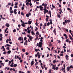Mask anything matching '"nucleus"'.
<instances>
[{
    "instance_id": "nucleus-41",
    "label": "nucleus",
    "mask_w": 73,
    "mask_h": 73,
    "mask_svg": "<svg viewBox=\"0 0 73 73\" xmlns=\"http://www.w3.org/2000/svg\"><path fill=\"white\" fill-rule=\"evenodd\" d=\"M11 60L9 61V64H10L11 63Z\"/></svg>"
},
{
    "instance_id": "nucleus-30",
    "label": "nucleus",
    "mask_w": 73,
    "mask_h": 73,
    "mask_svg": "<svg viewBox=\"0 0 73 73\" xmlns=\"http://www.w3.org/2000/svg\"><path fill=\"white\" fill-rule=\"evenodd\" d=\"M67 21V23H69L70 21V20H68L67 21Z\"/></svg>"
},
{
    "instance_id": "nucleus-3",
    "label": "nucleus",
    "mask_w": 73,
    "mask_h": 73,
    "mask_svg": "<svg viewBox=\"0 0 73 73\" xmlns=\"http://www.w3.org/2000/svg\"><path fill=\"white\" fill-rule=\"evenodd\" d=\"M40 10L42 11L43 10V7H42L41 5L39 6Z\"/></svg>"
},
{
    "instance_id": "nucleus-61",
    "label": "nucleus",
    "mask_w": 73,
    "mask_h": 73,
    "mask_svg": "<svg viewBox=\"0 0 73 73\" xmlns=\"http://www.w3.org/2000/svg\"><path fill=\"white\" fill-rule=\"evenodd\" d=\"M60 56H63V54H60Z\"/></svg>"
},
{
    "instance_id": "nucleus-12",
    "label": "nucleus",
    "mask_w": 73,
    "mask_h": 73,
    "mask_svg": "<svg viewBox=\"0 0 73 73\" xmlns=\"http://www.w3.org/2000/svg\"><path fill=\"white\" fill-rule=\"evenodd\" d=\"M66 60H69V56L68 55H66Z\"/></svg>"
},
{
    "instance_id": "nucleus-25",
    "label": "nucleus",
    "mask_w": 73,
    "mask_h": 73,
    "mask_svg": "<svg viewBox=\"0 0 73 73\" xmlns=\"http://www.w3.org/2000/svg\"><path fill=\"white\" fill-rule=\"evenodd\" d=\"M39 32H38V31L36 33V35H39Z\"/></svg>"
},
{
    "instance_id": "nucleus-6",
    "label": "nucleus",
    "mask_w": 73,
    "mask_h": 73,
    "mask_svg": "<svg viewBox=\"0 0 73 73\" xmlns=\"http://www.w3.org/2000/svg\"><path fill=\"white\" fill-rule=\"evenodd\" d=\"M65 24H67V21H66V20H65V22H64L63 23V25H65Z\"/></svg>"
},
{
    "instance_id": "nucleus-2",
    "label": "nucleus",
    "mask_w": 73,
    "mask_h": 73,
    "mask_svg": "<svg viewBox=\"0 0 73 73\" xmlns=\"http://www.w3.org/2000/svg\"><path fill=\"white\" fill-rule=\"evenodd\" d=\"M42 42H39L38 44V47L41 48L42 47Z\"/></svg>"
},
{
    "instance_id": "nucleus-5",
    "label": "nucleus",
    "mask_w": 73,
    "mask_h": 73,
    "mask_svg": "<svg viewBox=\"0 0 73 73\" xmlns=\"http://www.w3.org/2000/svg\"><path fill=\"white\" fill-rule=\"evenodd\" d=\"M17 11V9H15L14 10V13L15 15H16L17 14V12H16Z\"/></svg>"
},
{
    "instance_id": "nucleus-60",
    "label": "nucleus",
    "mask_w": 73,
    "mask_h": 73,
    "mask_svg": "<svg viewBox=\"0 0 73 73\" xmlns=\"http://www.w3.org/2000/svg\"><path fill=\"white\" fill-rule=\"evenodd\" d=\"M44 25L46 27V23H45L44 24Z\"/></svg>"
},
{
    "instance_id": "nucleus-39",
    "label": "nucleus",
    "mask_w": 73,
    "mask_h": 73,
    "mask_svg": "<svg viewBox=\"0 0 73 73\" xmlns=\"http://www.w3.org/2000/svg\"><path fill=\"white\" fill-rule=\"evenodd\" d=\"M65 31H66L67 32H69V31H68V29H65Z\"/></svg>"
},
{
    "instance_id": "nucleus-47",
    "label": "nucleus",
    "mask_w": 73,
    "mask_h": 73,
    "mask_svg": "<svg viewBox=\"0 0 73 73\" xmlns=\"http://www.w3.org/2000/svg\"><path fill=\"white\" fill-rule=\"evenodd\" d=\"M13 64H11L10 65V66H11V67H13Z\"/></svg>"
},
{
    "instance_id": "nucleus-32",
    "label": "nucleus",
    "mask_w": 73,
    "mask_h": 73,
    "mask_svg": "<svg viewBox=\"0 0 73 73\" xmlns=\"http://www.w3.org/2000/svg\"><path fill=\"white\" fill-rule=\"evenodd\" d=\"M21 37H20L19 38L18 40H21Z\"/></svg>"
},
{
    "instance_id": "nucleus-8",
    "label": "nucleus",
    "mask_w": 73,
    "mask_h": 73,
    "mask_svg": "<svg viewBox=\"0 0 73 73\" xmlns=\"http://www.w3.org/2000/svg\"><path fill=\"white\" fill-rule=\"evenodd\" d=\"M6 27H9V24L7 23L5 25Z\"/></svg>"
},
{
    "instance_id": "nucleus-38",
    "label": "nucleus",
    "mask_w": 73,
    "mask_h": 73,
    "mask_svg": "<svg viewBox=\"0 0 73 73\" xmlns=\"http://www.w3.org/2000/svg\"><path fill=\"white\" fill-rule=\"evenodd\" d=\"M2 40H3V37H1L0 38V41H2Z\"/></svg>"
},
{
    "instance_id": "nucleus-26",
    "label": "nucleus",
    "mask_w": 73,
    "mask_h": 73,
    "mask_svg": "<svg viewBox=\"0 0 73 73\" xmlns=\"http://www.w3.org/2000/svg\"><path fill=\"white\" fill-rule=\"evenodd\" d=\"M12 7H10V9H9L10 11H12Z\"/></svg>"
},
{
    "instance_id": "nucleus-36",
    "label": "nucleus",
    "mask_w": 73,
    "mask_h": 73,
    "mask_svg": "<svg viewBox=\"0 0 73 73\" xmlns=\"http://www.w3.org/2000/svg\"><path fill=\"white\" fill-rule=\"evenodd\" d=\"M49 73H52V70H49Z\"/></svg>"
},
{
    "instance_id": "nucleus-21",
    "label": "nucleus",
    "mask_w": 73,
    "mask_h": 73,
    "mask_svg": "<svg viewBox=\"0 0 73 73\" xmlns=\"http://www.w3.org/2000/svg\"><path fill=\"white\" fill-rule=\"evenodd\" d=\"M10 12L11 13H13V10H11L10 11Z\"/></svg>"
},
{
    "instance_id": "nucleus-46",
    "label": "nucleus",
    "mask_w": 73,
    "mask_h": 73,
    "mask_svg": "<svg viewBox=\"0 0 73 73\" xmlns=\"http://www.w3.org/2000/svg\"><path fill=\"white\" fill-rule=\"evenodd\" d=\"M26 16L27 17H28L29 16V14H26Z\"/></svg>"
},
{
    "instance_id": "nucleus-13",
    "label": "nucleus",
    "mask_w": 73,
    "mask_h": 73,
    "mask_svg": "<svg viewBox=\"0 0 73 73\" xmlns=\"http://www.w3.org/2000/svg\"><path fill=\"white\" fill-rule=\"evenodd\" d=\"M11 45H9V44H6L5 46V47H7V46H10Z\"/></svg>"
},
{
    "instance_id": "nucleus-23",
    "label": "nucleus",
    "mask_w": 73,
    "mask_h": 73,
    "mask_svg": "<svg viewBox=\"0 0 73 73\" xmlns=\"http://www.w3.org/2000/svg\"><path fill=\"white\" fill-rule=\"evenodd\" d=\"M22 51L23 52H25V50L23 48L22 49Z\"/></svg>"
},
{
    "instance_id": "nucleus-27",
    "label": "nucleus",
    "mask_w": 73,
    "mask_h": 73,
    "mask_svg": "<svg viewBox=\"0 0 73 73\" xmlns=\"http://www.w3.org/2000/svg\"><path fill=\"white\" fill-rule=\"evenodd\" d=\"M67 10H69V11H72V10L70 9V8H68L67 9Z\"/></svg>"
},
{
    "instance_id": "nucleus-44",
    "label": "nucleus",
    "mask_w": 73,
    "mask_h": 73,
    "mask_svg": "<svg viewBox=\"0 0 73 73\" xmlns=\"http://www.w3.org/2000/svg\"><path fill=\"white\" fill-rule=\"evenodd\" d=\"M3 54H7V52L6 51H5L3 52Z\"/></svg>"
},
{
    "instance_id": "nucleus-57",
    "label": "nucleus",
    "mask_w": 73,
    "mask_h": 73,
    "mask_svg": "<svg viewBox=\"0 0 73 73\" xmlns=\"http://www.w3.org/2000/svg\"><path fill=\"white\" fill-rule=\"evenodd\" d=\"M14 8H18V7H17V6H15L14 7Z\"/></svg>"
},
{
    "instance_id": "nucleus-54",
    "label": "nucleus",
    "mask_w": 73,
    "mask_h": 73,
    "mask_svg": "<svg viewBox=\"0 0 73 73\" xmlns=\"http://www.w3.org/2000/svg\"><path fill=\"white\" fill-rule=\"evenodd\" d=\"M64 67H62V68L61 70H62V71H64Z\"/></svg>"
},
{
    "instance_id": "nucleus-16",
    "label": "nucleus",
    "mask_w": 73,
    "mask_h": 73,
    "mask_svg": "<svg viewBox=\"0 0 73 73\" xmlns=\"http://www.w3.org/2000/svg\"><path fill=\"white\" fill-rule=\"evenodd\" d=\"M70 69V67H68L67 69V70L68 71H69Z\"/></svg>"
},
{
    "instance_id": "nucleus-28",
    "label": "nucleus",
    "mask_w": 73,
    "mask_h": 73,
    "mask_svg": "<svg viewBox=\"0 0 73 73\" xmlns=\"http://www.w3.org/2000/svg\"><path fill=\"white\" fill-rule=\"evenodd\" d=\"M69 37L70 38V39H71V40L72 39V36L70 35H69Z\"/></svg>"
},
{
    "instance_id": "nucleus-35",
    "label": "nucleus",
    "mask_w": 73,
    "mask_h": 73,
    "mask_svg": "<svg viewBox=\"0 0 73 73\" xmlns=\"http://www.w3.org/2000/svg\"><path fill=\"white\" fill-rule=\"evenodd\" d=\"M0 64L2 65H3V66H4V63H1Z\"/></svg>"
},
{
    "instance_id": "nucleus-59",
    "label": "nucleus",
    "mask_w": 73,
    "mask_h": 73,
    "mask_svg": "<svg viewBox=\"0 0 73 73\" xmlns=\"http://www.w3.org/2000/svg\"><path fill=\"white\" fill-rule=\"evenodd\" d=\"M9 61V60H8V59H7L6 60H5V62H8Z\"/></svg>"
},
{
    "instance_id": "nucleus-37",
    "label": "nucleus",
    "mask_w": 73,
    "mask_h": 73,
    "mask_svg": "<svg viewBox=\"0 0 73 73\" xmlns=\"http://www.w3.org/2000/svg\"><path fill=\"white\" fill-rule=\"evenodd\" d=\"M35 52H37L38 51V49H35Z\"/></svg>"
},
{
    "instance_id": "nucleus-24",
    "label": "nucleus",
    "mask_w": 73,
    "mask_h": 73,
    "mask_svg": "<svg viewBox=\"0 0 73 73\" xmlns=\"http://www.w3.org/2000/svg\"><path fill=\"white\" fill-rule=\"evenodd\" d=\"M69 67L70 69L71 68H73V66L72 65H71Z\"/></svg>"
},
{
    "instance_id": "nucleus-50",
    "label": "nucleus",
    "mask_w": 73,
    "mask_h": 73,
    "mask_svg": "<svg viewBox=\"0 0 73 73\" xmlns=\"http://www.w3.org/2000/svg\"><path fill=\"white\" fill-rule=\"evenodd\" d=\"M58 17L59 18H60L61 16L60 15H58Z\"/></svg>"
},
{
    "instance_id": "nucleus-14",
    "label": "nucleus",
    "mask_w": 73,
    "mask_h": 73,
    "mask_svg": "<svg viewBox=\"0 0 73 73\" xmlns=\"http://www.w3.org/2000/svg\"><path fill=\"white\" fill-rule=\"evenodd\" d=\"M31 33L33 36H34V35H35V33H34V32H33V31H32Z\"/></svg>"
},
{
    "instance_id": "nucleus-33",
    "label": "nucleus",
    "mask_w": 73,
    "mask_h": 73,
    "mask_svg": "<svg viewBox=\"0 0 73 73\" xmlns=\"http://www.w3.org/2000/svg\"><path fill=\"white\" fill-rule=\"evenodd\" d=\"M21 9H22V11L24 10V7H21Z\"/></svg>"
},
{
    "instance_id": "nucleus-40",
    "label": "nucleus",
    "mask_w": 73,
    "mask_h": 73,
    "mask_svg": "<svg viewBox=\"0 0 73 73\" xmlns=\"http://www.w3.org/2000/svg\"><path fill=\"white\" fill-rule=\"evenodd\" d=\"M7 40L9 41H11V39L10 38L9 39H7Z\"/></svg>"
},
{
    "instance_id": "nucleus-20",
    "label": "nucleus",
    "mask_w": 73,
    "mask_h": 73,
    "mask_svg": "<svg viewBox=\"0 0 73 73\" xmlns=\"http://www.w3.org/2000/svg\"><path fill=\"white\" fill-rule=\"evenodd\" d=\"M38 38V36L36 37L35 38V40L36 41L37 40Z\"/></svg>"
},
{
    "instance_id": "nucleus-42",
    "label": "nucleus",
    "mask_w": 73,
    "mask_h": 73,
    "mask_svg": "<svg viewBox=\"0 0 73 73\" xmlns=\"http://www.w3.org/2000/svg\"><path fill=\"white\" fill-rule=\"evenodd\" d=\"M24 40H25V41L26 40H27V37H24Z\"/></svg>"
},
{
    "instance_id": "nucleus-9",
    "label": "nucleus",
    "mask_w": 73,
    "mask_h": 73,
    "mask_svg": "<svg viewBox=\"0 0 73 73\" xmlns=\"http://www.w3.org/2000/svg\"><path fill=\"white\" fill-rule=\"evenodd\" d=\"M31 66L33 65L34 64V61H33V60L31 62Z\"/></svg>"
},
{
    "instance_id": "nucleus-53",
    "label": "nucleus",
    "mask_w": 73,
    "mask_h": 73,
    "mask_svg": "<svg viewBox=\"0 0 73 73\" xmlns=\"http://www.w3.org/2000/svg\"><path fill=\"white\" fill-rule=\"evenodd\" d=\"M21 14L23 15V16H24V13H23V12H22L21 13Z\"/></svg>"
},
{
    "instance_id": "nucleus-18",
    "label": "nucleus",
    "mask_w": 73,
    "mask_h": 73,
    "mask_svg": "<svg viewBox=\"0 0 73 73\" xmlns=\"http://www.w3.org/2000/svg\"><path fill=\"white\" fill-rule=\"evenodd\" d=\"M18 5V3L15 2V5L17 6V5Z\"/></svg>"
},
{
    "instance_id": "nucleus-10",
    "label": "nucleus",
    "mask_w": 73,
    "mask_h": 73,
    "mask_svg": "<svg viewBox=\"0 0 73 73\" xmlns=\"http://www.w3.org/2000/svg\"><path fill=\"white\" fill-rule=\"evenodd\" d=\"M32 21H28V23L29 25H30V24H31L32 23Z\"/></svg>"
},
{
    "instance_id": "nucleus-55",
    "label": "nucleus",
    "mask_w": 73,
    "mask_h": 73,
    "mask_svg": "<svg viewBox=\"0 0 73 73\" xmlns=\"http://www.w3.org/2000/svg\"><path fill=\"white\" fill-rule=\"evenodd\" d=\"M66 42H69V39H67V40H66Z\"/></svg>"
},
{
    "instance_id": "nucleus-31",
    "label": "nucleus",
    "mask_w": 73,
    "mask_h": 73,
    "mask_svg": "<svg viewBox=\"0 0 73 73\" xmlns=\"http://www.w3.org/2000/svg\"><path fill=\"white\" fill-rule=\"evenodd\" d=\"M35 31H37L38 30V28L37 27H35Z\"/></svg>"
},
{
    "instance_id": "nucleus-34",
    "label": "nucleus",
    "mask_w": 73,
    "mask_h": 73,
    "mask_svg": "<svg viewBox=\"0 0 73 73\" xmlns=\"http://www.w3.org/2000/svg\"><path fill=\"white\" fill-rule=\"evenodd\" d=\"M49 25H50V23L49 22H48L47 23V26H49Z\"/></svg>"
},
{
    "instance_id": "nucleus-49",
    "label": "nucleus",
    "mask_w": 73,
    "mask_h": 73,
    "mask_svg": "<svg viewBox=\"0 0 73 73\" xmlns=\"http://www.w3.org/2000/svg\"><path fill=\"white\" fill-rule=\"evenodd\" d=\"M13 3L12 2L11 4V7H13Z\"/></svg>"
},
{
    "instance_id": "nucleus-48",
    "label": "nucleus",
    "mask_w": 73,
    "mask_h": 73,
    "mask_svg": "<svg viewBox=\"0 0 73 73\" xmlns=\"http://www.w3.org/2000/svg\"><path fill=\"white\" fill-rule=\"evenodd\" d=\"M64 36L65 37H66V36H67V35H66V34H64Z\"/></svg>"
},
{
    "instance_id": "nucleus-63",
    "label": "nucleus",
    "mask_w": 73,
    "mask_h": 73,
    "mask_svg": "<svg viewBox=\"0 0 73 73\" xmlns=\"http://www.w3.org/2000/svg\"><path fill=\"white\" fill-rule=\"evenodd\" d=\"M27 33H30V31L28 30L27 31Z\"/></svg>"
},
{
    "instance_id": "nucleus-4",
    "label": "nucleus",
    "mask_w": 73,
    "mask_h": 73,
    "mask_svg": "<svg viewBox=\"0 0 73 73\" xmlns=\"http://www.w3.org/2000/svg\"><path fill=\"white\" fill-rule=\"evenodd\" d=\"M21 25L23 27H25V23L24 22H23V23L21 24Z\"/></svg>"
},
{
    "instance_id": "nucleus-58",
    "label": "nucleus",
    "mask_w": 73,
    "mask_h": 73,
    "mask_svg": "<svg viewBox=\"0 0 73 73\" xmlns=\"http://www.w3.org/2000/svg\"><path fill=\"white\" fill-rule=\"evenodd\" d=\"M27 36L28 37H30V36H31L29 35H27Z\"/></svg>"
},
{
    "instance_id": "nucleus-11",
    "label": "nucleus",
    "mask_w": 73,
    "mask_h": 73,
    "mask_svg": "<svg viewBox=\"0 0 73 73\" xmlns=\"http://www.w3.org/2000/svg\"><path fill=\"white\" fill-rule=\"evenodd\" d=\"M31 1V0H26V1H25V3H27V2H29L30 3Z\"/></svg>"
},
{
    "instance_id": "nucleus-62",
    "label": "nucleus",
    "mask_w": 73,
    "mask_h": 73,
    "mask_svg": "<svg viewBox=\"0 0 73 73\" xmlns=\"http://www.w3.org/2000/svg\"><path fill=\"white\" fill-rule=\"evenodd\" d=\"M41 67L42 69H44V66H41Z\"/></svg>"
},
{
    "instance_id": "nucleus-52",
    "label": "nucleus",
    "mask_w": 73,
    "mask_h": 73,
    "mask_svg": "<svg viewBox=\"0 0 73 73\" xmlns=\"http://www.w3.org/2000/svg\"><path fill=\"white\" fill-rule=\"evenodd\" d=\"M30 6H31V5H32V3H31V2H30Z\"/></svg>"
},
{
    "instance_id": "nucleus-15",
    "label": "nucleus",
    "mask_w": 73,
    "mask_h": 73,
    "mask_svg": "<svg viewBox=\"0 0 73 73\" xmlns=\"http://www.w3.org/2000/svg\"><path fill=\"white\" fill-rule=\"evenodd\" d=\"M11 53V50H9L7 52V53L8 54H10Z\"/></svg>"
},
{
    "instance_id": "nucleus-51",
    "label": "nucleus",
    "mask_w": 73,
    "mask_h": 73,
    "mask_svg": "<svg viewBox=\"0 0 73 73\" xmlns=\"http://www.w3.org/2000/svg\"><path fill=\"white\" fill-rule=\"evenodd\" d=\"M47 5V4L46 3H45V4H44V7H46Z\"/></svg>"
},
{
    "instance_id": "nucleus-45",
    "label": "nucleus",
    "mask_w": 73,
    "mask_h": 73,
    "mask_svg": "<svg viewBox=\"0 0 73 73\" xmlns=\"http://www.w3.org/2000/svg\"><path fill=\"white\" fill-rule=\"evenodd\" d=\"M56 60H53V63H56Z\"/></svg>"
},
{
    "instance_id": "nucleus-29",
    "label": "nucleus",
    "mask_w": 73,
    "mask_h": 73,
    "mask_svg": "<svg viewBox=\"0 0 73 73\" xmlns=\"http://www.w3.org/2000/svg\"><path fill=\"white\" fill-rule=\"evenodd\" d=\"M16 32V30L15 29H14L13 30V33H15V32Z\"/></svg>"
},
{
    "instance_id": "nucleus-43",
    "label": "nucleus",
    "mask_w": 73,
    "mask_h": 73,
    "mask_svg": "<svg viewBox=\"0 0 73 73\" xmlns=\"http://www.w3.org/2000/svg\"><path fill=\"white\" fill-rule=\"evenodd\" d=\"M53 32L54 33H56V30H55V29H54Z\"/></svg>"
},
{
    "instance_id": "nucleus-56",
    "label": "nucleus",
    "mask_w": 73,
    "mask_h": 73,
    "mask_svg": "<svg viewBox=\"0 0 73 73\" xmlns=\"http://www.w3.org/2000/svg\"><path fill=\"white\" fill-rule=\"evenodd\" d=\"M24 45H27V46L28 45L27 43H24Z\"/></svg>"
},
{
    "instance_id": "nucleus-64",
    "label": "nucleus",
    "mask_w": 73,
    "mask_h": 73,
    "mask_svg": "<svg viewBox=\"0 0 73 73\" xmlns=\"http://www.w3.org/2000/svg\"><path fill=\"white\" fill-rule=\"evenodd\" d=\"M38 58H40V54H39L38 55Z\"/></svg>"
},
{
    "instance_id": "nucleus-19",
    "label": "nucleus",
    "mask_w": 73,
    "mask_h": 73,
    "mask_svg": "<svg viewBox=\"0 0 73 73\" xmlns=\"http://www.w3.org/2000/svg\"><path fill=\"white\" fill-rule=\"evenodd\" d=\"M17 66V64H15L13 65V66H14V67H16Z\"/></svg>"
},
{
    "instance_id": "nucleus-17",
    "label": "nucleus",
    "mask_w": 73,
    "mask_h": 73,
    "mask_svg": "<svg viewBox=\"0 0 73 73\" xmlns=\"http://www.w3.org/2000/svg\"><path fill=\"white\" fill-rule=\"evenodd\" d=\"M70 49H67V53H68V52L69 53H70Z\"/></svg>"
},
{
    "instance_id": "nucleus-22",
    "label": "nucleus",
    "mask_w": 73,
    "mask_h": 73,
    "mask_svg": "<svg viewBox=\"0 0 73 73\" xmlns=\"http://www.w3.org/2000/svg\"><path fill=\"white\" fill-rule=\"evenodd\" d=\"M29 3H29V2H27L26 3V5H28L29 4Z\"/></svg>"
},
{
    "instance_id": "nucleus-7",
    "label": "nucleus",
    "mask_w": 73,
    "mask_h": 73,
    "mask_svg": "<svg viewBox=\"0 0 73 73\" xmlns=\"http://www.w3.org/2000/svg\"><path fill=\"white\" fill-rule=\"evenodd\" d=\"M29 38L30 41H32V39H33V37L31 36H30V37H29Z\"/></svg>"
},
{
    "instance_id": "nucleus-1",
    "label": "nucleus",
    "mask_w": 73,
    "mask_h": 73,
    "mask_svg": "<svg viewBox=\"0 0 73 73\" xmlns=\"http://www.w3.org/2000/svg\"><path fill=\"white\" fill-rule=\"evenodd\" d=\"M52 69H54V70H58V67H57L56 68L54 66H52Z\"/></svg>"
}]
</instances>
